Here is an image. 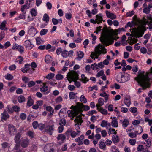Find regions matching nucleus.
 I'll return each mask as SVG.
<instances>
[{"mask_svg": "<svg viewBox=\"0 0 152 152\" xmlns=\"http://www.w3.org/2000/svg\"><path fill=\"white\" fill-rule=\"evenodd\" d=\"M145 72L140 70L138 75L135 78L138 83V85L142 87V89L150 88L152 83V78H150L149 72H147L146 75H144Z\"/></svg>", "mask_w": 152, "mask_h": 152, "instance_id": "f257e3e1", "label": "nucleus"}, {"mask_svg": "<svg viewBox=\"0 0 152 152\" xmlns=\"http://www.w3.org/2000/svg\"><path fill=\"white\" fill-rule=\"evenodd\" d=\"M70 109L72 110H68L67 112L69 117H71L72 116H75L79 113L82 112L83 110L85 111L89 110L90 107L88 105H84L82 103L78 102L77 103L76 106L72 105Z\"/></svg>", "mask_w": 152, "mask_h": 152, "instance_id": "f03ea898", "label": "nucleus"}, {"mask_svg": "<svg viewBox=\"0 0 152 152\" xmlns=\"http://www.w3.org/2000/svg\"><path fill=\"white\" fill-rule=\"evenodd\" d=\"M118 38V37L116 38V37H112V38L110 39L108 37H104L100 38V40L104 45L108 46L113 44L114 42V40H116Z\"/></svg>", "mask_w": 152, "mask_h": 152, "instance_id": "7ed1b4c3", "label": "nucleus"}, {"mask_svg": "<svg viewBox=\"0 0 152 152\" xmlns=\"http://www.w3.org/2000/svg\"><path fill=\"white\" fill-rule=\"evenodd\" d=\"M145 30L146 29L145 28L142 29L135 28L134 31H132V32L134 35V37L137 38L142 37Z\"/></svg>", "mask_w": 152, "mask_h": 152, "instance_id": "20e7f679", "label": "nucleus"}, {"mask_svg": "<svg viewBox=\"0 0 152 152\" xmlns=\"http://www.w3.org/2000/svg\"><path fill=\"white\" fill-rule=\"evenodd\" d=\"M73 53V51L72 50H70L68 52L67 50H64L62 51L61 55L63 58H66L68 56L69 57H72Z\"/></svg>", "mask_w": 152, "mask_h": 152, "instance_id": "39448f33", "label": "nucleus"}, {"mask_svg": "<svg viewBox=\"0 0 152 152\" xmlns=\"http://www.w3.org/2000/svg\"><path fill=\"white\" fill-rule=\"evenodd\" d=\"M54 126H47L45 129V132L48 134L50 135H52L54 130Z\"/></svg>", "mask_w": 152, "mask_h": 152, "instance_id": "423d86ee", "label": "nucleus"}, {"mask_svg": "<svg viewBox=\"0 0 152 152\" xmlns=\"http://www.w3.org/2000/svg\"><path fill=\"white\" fill-rule=\"evenodd\" d=\"M104 66L103 64V63L101 62L99 63L98 65L96 63L92 64L91 65V68L93 70L97 69H98L99 67L101 69H102Z\"/></svg>", "mask_w": 152, "mask_h": 152, "instance_id": "0eeeda50", "label": "nucleus"}, {"mask_svg": "<svg viewBox=\"0 0 152 152\" xmlns=\"http://www.w3.org/2000/svg\"><path fill=\"white\" fill-rule=\"evenodd\" d=\"M24 46L27 50H31L34 46V45L31 43L29 40H26L24 42Z\"/></svg>", "mask_w": 152, "mask_h": 152, "instance_id": "6e6552de", "label": "nucleus"}, {"mask_svg": "<svg viewBox=\"0 0 152 152\" xmlns=\"http://www.w3.org/2000/svg\"><path fill=\"white\" fill-rule=\"evenodd\" d=\"M78 74L75 71H73V73L70 75L69 78L72 79V81H75L77 80L78 79Z\"/></svg>", "mask_w": 152, "mask_h": 152, "instance_id": "1a4fd4ad", "label": "nucleus"}, {"mask_svg": "<svg viewBox=\"0 0 152 152\" xmlns=\"http://www.w3.org/2000/svg\"><path fill=\"white\" fill-rule=\"evenodd\" d=\"M120 73L121 75V79L119 81L118 80V82H119L120 83H124L129 80L130 77L129 76H125L124 75H122V73Z\"/></svg>", "mask_w": 152, "mask_h": 152, "instance_id": "9d476101", "label": "nucleus"}, {"mask_svg": "<svg viewBox=\"0 0 152 152\" xmlns=\"http://www.w3.org/2000/svg\"><path fill=\"white\" fill-rule=\"evenodd\" d=\"M29 142V140L28 139L26 138L23 140L21 142L20 144L21 146L23 148H25L27 147Z\"/></svg>", "mask_w": 152, "mask_h": 152, "instance_id": "9b49d317", "label": "nucleus"}, {"mask_svg": "<svg viewBox=\"0 0 152 152\" xmlns=\"http://www.w3.org/2000/svg\"><path fill=\"white\" fill-rule=\"evenodd\" d=\"M45 152H54V149L52 146L49 145H45L44 149Z\"/></svg>", "mask_w": 152, "mask_h": 152, "instance_id": "f8f14e48", "label": "nucleus"}, {"mask_svg": "<svg viewBox=\"0 0 152 152\" xmlns=\"http://www.w3.org/2000/svg\"><path fill=\"white\" fill-rule=\"evenodd\" d=\"M106 15L109 18H111V19L113 20L115 19L116 18V16L113 13H110L107 10H106L105 12Z\"/></svg>", "mask_w": 152, "mask_h": 152, "instance_id": "ddd939ff", "label": "nucleus"}, {"mask_svg": "<svg viewBox=\"0 0 152 152\" xmlns=\"http://www.w3.org/2000/svg\"><path fill=\"white\" fill-rule=\"evenodd\" d=\"M28 100L26 104L28 107H31L34 104V101L32 99L31 96H29L28 98Z\"/></svg>", "mask_w": 152, "mask_h": 152, "instance_id": "4468645a", "label": "nucleus"}, {"mask_svg": "<svg viewBox=\"0 0 152 152\" xmlns=\"http://www.w3.org/2000/svg\"><path fill=\"white\" fill-rule=\"evenodd\" d=\"M96 19L97 22H99L100 23H102V21H104L102 18V14L101 13H99L96 16Z\"/></svg>", "mask_w": 152, "mask_h": 152, "instance_id": "2eb2a0df", "label": "nucleus"}, {"mask_svg": "<svg viewBox=\"0 0 152 152\" xmlns=\"http://www.w3.org/2000/svg\"><path fill=\"white\" fill-rule=\"evenodd\" d=\"M2 116L1 117V120L2 121L6 120L9 117V115L6 112H4V113L2 114Z\"/></svg>", "mask_w": 152, "mask_h": 152, "instance_id": "dca6fc26", "label": "nucleus"}, {"mask_svg": "<svg viewBox=\"0 0 152 152\" xmlns=\"http://www.w3.org/2000/svg\"><path fill=\"white\" fill-rule=\"evenodd\" d=\"M118 122L116 117H113L111 122V125L114 127H117L118 126Z\"/></svg>", "mask_w": 152, "mask_h": 152, "instance_id": "f3484780", "label": "nucleus"}, {"mask_svg": "<svg viewBox=\"0 0 152 152\" xmlns=\"http://www.w3.org/2000/svg\"><path fill=\"white\" fill-rule=\"evenodd\" d=\"M18 100L19 103H22L25 102L26 98L24 96L21 95L18 97Z\"/></svg>", "mask_w": 152, "mask_h": 152, "instance_id": "a211bd4d", "label": "nucleus"}, {"mask_svg": "<svg viewBox=\"0 0 152 152\" xmlns=\"http://www.w3.org/2000/svg\"><path fill=\"white\" fill-rule=\"evenodd\" d=\"M40 91L42 92H44V94H48V92H45L48 90V87L45 85H44L42 88L40 89Z\"/></svg>", "mask_w": 152, "mask_h": 152, "instance_id": "6ab92c4d", "label": "nucleus"}, {"mask_svg": "<svg viewBox=\"0 0 152 152\" xmlns=\"http://www.w3.org/2000/svg\"><path fill=\"white\" fill-rule=\"evenodd\" d=\"M21 137V135L20 133H17L15 136V142H20V139Z\"/></svg>", "mask_w": 152, "mask_h": 152, "instance_id": "aec40b11", "label": "nucleus"}, {"mask_svg": "<svg viewBox=\"0 0 152 152\" xmlns=\"http://www.w3.org/2000/svg\"><path fill=\"white\" fill-rule=\"evenodd\" d=\"M129 124V122L128 120L124 119L122 122V126L124 128L126 127Z\"/></svg>", "mask_w": 152, "mask_h": 152, "instance_id": "412c9836", "label": "nucleus"}, {"mask_svg": "<svg viewBox=\"0 0 152 152\" xmlns=\"http://www.w3.org/2000/svg\"><path fill=\"white\" fill-rule=\"evenodd\" d=\"M50 17L47 14L45 13L44 14L42 20L46 23H48L49 21Z\"/></svg>", "mask_w": 152, "mask_h": 152, "instance_id": "4be33fe9", "label": "nucleus"}, {"mask_svg": "<svg viewBox=\"0 0 152 152\" xmlns=\"http://www.w3.org/2000/svg\"><path fill=\"white\" fill-rule=\"evenodd\" d=\"M112 140L113 142H117L119 141L118 136H117L116 134H115L113 136Z\"/></svg>", "mask_w": 152, "mask_h": 152, "instance_id": "5701e85b", "label": "nucleus"}, {"mask_svg": "<svg viewBox=\"0 0 152 152\" xmlns=\"http://www.w3.org/2000/svg\"><path fill=\"white\" fill-rule=\"evenodd\" d=\"M66 137L64 135L61 134L58 135L57 137L58 140H61L62 141H64Z\"/></svg>", "mask_w": 152, "mask_h": 152, "instance_id": "b1692460", "label": "nucleus"}, {"mask_svg": "<svg viewBox=\"0 0 152 152\" xmlns=\"http://www.w3.org/2000/svg\"><path fill=\"white\" fill-rule=\"evenodd\" d=\"M106 49L104 47L102 48V50H100L99 48L97 49V51L96 53L97 54H100L102 53L104 54L106 53H107Z\"/></svg>", "mask_w": 152, "mask_h": 152, "instance_id": "393cba45", "label": "nucleus"}, {"mask_svg": "<svg viewBox=\"0 0 152 152\" xmlns=\"http://www.w3.org/2000/svg\"><path fill=\"white\" fill-rule=\"evenodd\" d=\"M7 21L6 20L3 21L0 25V29L1 30H4L6 26Z\"/></svg>", "mask_w": 152, "mask_h": 152, "instance_id": "a878e982", "label": "nucleus"}, {"mask_svg": "<svg viewBox=\"0 0 152 152\" xmlns=\"http://www.w3.org/2000/svg\"><path fill=\"white\" fill-rule=\"evenodd\" d=\"M2 148H10V146L9 143L6 142H4L1 144Z\"/></svg>", "mask_w": 152, "mask_h": 152, "instance_id": "bb28decb", "label": "nucleus"}, {"mask_svg": "<svg viewBox=\"0 0 152 152\" xmlns=\"http://www.w3.org/2000/svg\"><path fill=\"white\" fill-rule=\"evenodd\" d=\"M9 130L10 134L11 135V133L12 132H14L15 129V127L13 125H9Z\"/></svg>", "mask_w": 152, "mask_h": 152, "instance_id": "cd10ccee", "label": "nucleus"}, {"mask_svg": "<svg viewBox=\"0 0 152 152\" xmlns=\"http://www.w3.org/2000/svg\"><path fill=\"white\" fill-rule=\"evenodd\" d=\"M81 77L82 78V80L84 83H86L89 80L85 76L84 74H82Z\"/></svg>", "mask_w": 152, "mask_h": 152, "instance_id": "c85d7f7f", "label": "nucleus"}, {"mask_svg": "<svg viewBox=\"0 0 152 152\" xmlns=\"http://www.w3.org/2000/svg\"><path fill=\"white\" fill-rule=\"evenodd\" d=\"M69 96L71 99H74L76 96V94L74 92H70L69 93Z\"/></svg>", "mask_w": 152, "mask_h": 152, "instance_id": "c756f323", "label": "nucleus"}, {"mask_svg": "<svg viewBox=\"0 0 152 152\" xmlns=\"http://www.w3.org/2000/svg\"><path fill=\"white\" fill-rule=\"evenodd\" d=\"M66 123V120L64 119H61L59 121V124L60 126H65Z\"/></svg>", "mask_w": 152, "mask_h": 152, "instance_id": "7c9ffc66", "label": "nucleus"}, {"mask_svg": "<svg viewBox=\"0 0 152 152\" xmlns=\"http://www.w3.org/2000/svg\"><path fill=\"white\" fill-rule=\"evenodd\" d=\"M55 74L53 73H50L48 74L46 76V78L49 80L52 79L54 77Z\"/></svg>", "mask_w": 152, "mask_h": 152, "instance_id": "2f4dec72", "label": "nucleus"}, {"mask_svg": "<svg viewBox=\"0 0 152 152\" xmlns=\"http://www.w3.org/2000/svg\"><path fill=\"white\" fill-rule=\"evenodd\" d=\"M77 54L78 57L77 58L82 59L83 57L84 54L82 51H80L79 52H77Z\"/></svg>", "mask_w": 152, "mask_h": 152, "instance_id": "473e14b6", "label": "nucleus"}, {"mask_svg": "<svg viewBox=\"0 0 152 152\" xmlns=\"http://www.w3.org/2000/svg\"><path fill=\"white\" fill-rule=\"evenodd\" d=\"M48 31V30L44 28L42 29L40 32V35L41 36H42L45 35Z\"/></svg>", "mask_w": 152, "mask_h": 152, "instance_id": "72a5a7b5", "label": "nucleus"}, {"mask_svg": "<svg viewBox=\"0 0 152 152\" xmlns=\"http://www.w3.org/2000/svg\"><path fill=\"white\" fill-rule=\"evenodd\" d=\"M99 111L101 113L104 115H106L107 113V111L106 109L102 108H100L99 110Z\"/></svg>", "mask_w": 152, "mask_h": 152, "instance_id": "f704fd0d", "label": "nucleus"}, {"mask_svg": "<svg viewBox=\"0 0 152 152\" xmlns=\"http://www.w3.org/2000/svg\"><path fill=\"white\" fill-rule=\"evenodd\" d=\"M106 145L104 142H101L99 143V147L101 149H103L105 147Z\"/></svg>", "mask_w": 152, "mask_h": 152, "instance_id": "c9c22d12", "label": "nucleus"}, {"mask_svg": "<svg viewBox=\"0 0 152 152\" xmlns=\"http://www.w3.org/2000/svg\"><path fill=\"white\" fill-rule=\"evenodd\" d=\"M17 50H18L20 53H21L24 52V48L23 46L19 45Z\"/></svg>", "mask_w": 152, "mask_h": 152, "instance_id": "e433bc0d", "label": "nucleus"}, {"mask_svg": "<svg viewBox=\"0 0 152 152\" xmlns=\"http://www.w3.org/2000/svg\"><path fill=\"white\" fill-rule=\"evenodd\" d=\"M129 110L131 112L135 113L137 112V109L136 107H133L130 108Z\"/></svg>", "mask_w": 152, "mask_h": 152, "instance_id": "4c0bfd02", "label": "nucleus"}, {"mask_svg": "<svg viewBox=\"0 0 152 152\" xmlns=\"http://www.w3.org/2000/svg\"><path fill=\"white\" fill-rule=\"evenodd\" d=\"M150 9L148 7H146L143 10V12L145 14H148L150 13Z\"/></svg>", "mask_w": 152, "mask_h": 152, "instance_id": "58836bf2", "label": "nucleus"}, {"mask_svg": "<svg viewBox=\"0 0 152 152\" xmlns=\"http://www.w3.org/2000/svg\"><path fill=\"white\" fill-rule=\"evenodd\" d=\"M29 8V7L28 6H27V5L25 4L22 7L21 9V10L23 12V13L25 14L26 13V12H25L24 10L25 9H28Z\"/></svg>", "mask_w": 152, "mask_h": 152, "instance_id": "ea45409f", "label": "nucleus"}, {"mask_svg": "<svg viewBox=\"0 0 152 152\" xmlns=\"http://www.w3.org/2000/svg\"><path fill=\"white\" fill-rule=\"evenodd\" d=\"M63 78V75L60 74H58L56 76V79L57 80H61Z\"/></svg>", "mask_w": 152, "mask_h": 152, "instance_id": "a19ab883", "label": "nucleus"}, {"mask_svg": "<svg viewBox=\"0 0 152 152\" xmlns=\"http://www.w3.org/2000/svg\"><path fill=\"white\" fill-rule=\"evenodd\" d=\"M72 16V14L70 13H67L65 14V17L66 19L70 20Z\"/></svg>", "mask_w": 152, "mask_h": 152, "instance_id": "79ce46f5", "label": "nucleus"}, {"mask_svg": "<svg viewBox=\"0 0 152 152\" xmlns=\"http://www.w3.org/2000/svg\"><path fill=\"white\" fill-rule=\"evenodd\" d=\"M14 111L18 112L20 110V108L16 105H15L12 107Z\"/></svg>", "mask_w": 152, "mask_h": 152, "instance_id": "37998d69", "label": "nucleus"}, {"mask_svg": "<svg viewBox=\"0 0 152 152\" xmlns=\"http://www.w3.org/2000/svg\"><path fill=\"white\" fill-rule=\"evenodd\" d=\"M23 81H24L25 83H27L29 80L30 79L29 78L27 77L23 76L22 78Z\"/></svg>", "mask_w": 152, "mask_h": 152, "instance_id": "c03bdc74", "label": "nucleus"}, {"mask_svg": "<svg viewBox=\"0 0 152 152\" xmlns=\"http://www.w3.org/2000/svg\"><path fill=\"white\" fill-rule=\"evenodd\" d=\"M27 134L31 138H33L34 137V133L31 131H28L27 132Z\"/></svg>", "mask_w": 152, "mask_h": 152, "instance_id": "a18cd8bd", "label": "nucleus"}, {"mask_svg": "<svg viewBox=\"0 0 152 152\" xmlns=\"http://www.w3.org/2000/svg\"><path fill=\"white\" fill-rule=\"evenodd\" d=\"M35 83L33 81H29L28 84V86L29 87H31L35 85Z\"/></svg>", "mask_w": 152, "mask_h": 152, "instance_id": "49530a36", "label": "nucleus"}, {"mask_svg": "<svg viewBox=\"0 0 152 152\" xmlns=\"http://www.w3.org/2000/svg\"><path fill=\"white\" fill-rule=\"evenodd\" d=\"M80 100L81 102H83L84 103H86L87 102L86 99L83 95L81 96L80 98Z\"/></svg>", "mask_w": 152, "mask_h": 152, "instance_id": "de8ad7c7", "label": "nucleus"}, {"mask_svg": "<svg viewBox=\"0 0 152 152\" xmlns=\"http://www.w3.org/2000/svg\"><path fill=\"white\" fill-rule=\"evenodd\" d=\"M104 74V71L103 70H101L97 74L96 77H99L100 76L103 75Z\"/></svg>", "mask_w": 152, "mask_h": 152, "instance_id": "09e8293b", "label": "nucleus"}, {"mask_svg": "<svg viewBox=\"0 0 152 152\" xmlns=\"http://www.w3.org/2000/svg\"><path fill=\"white\" fill-rule=\"evenodd\" d=\"M13 76L10 74H7V75L5 77V78L9 80H11L13 79Z\"/></svg>", "mask_w": 152, "mask_h": 152, "instance_id": "8fccbe9b", "label": "nucleus"}, {"mask_svg": "<svg viewBox=\"0 0 152 152\" xmlns=\"http://www.w3.org/2000/svg\"><path fill=\"white\" fill-rule=\"evenodd\" d=\"M38 123L37 121H34L32 123V126L33 128L36 129L38 126Z\"/></svg>", "mask_w": 152, "mask_h": 152, "instance_id": "3c124183", "label": "nucleus"}, {"mask_svg": "<svg viewBox=\"0 0 152 152\" xmlns=\"http://www.w3.org/2000/svg\"><path fill=\"white\" fill-rule=\"evenodd\" d=\"M31 13L33 16H35L37 15L36 10L34 9H32L31 11Z\"/></svg>", "mask_w": 152, "mask_h": 152, "instance_id": "603ef678", "label": "nucleus"}, {"mask_svg": "<svg viewBox=\"0 0 152 152\" xmlns=\"http://www.w3.org/2000/svg\"><path fill=\"white\" fill-rule=\"evenodd\" d=\"M26 117V114L23 113L21 114L20 115V118L22 120H25Z\"/></svg>", "mask_w": 152, "mask_h": 152, "instance_id": "864d4df0", "label": "nucleus"}, {"mask_svg": "<svg viewBox=\"0 0 152 152\" xmlns=\"http://www.w3.org/2000/svg\"><path fill=\"white\" fill-rule=\"evenodd\" d=\"M38 127L40 130H42L45 128V125L44 124H39Z\"/></svg>", "mask_w": 152, "mask_h": 152, "instance_id": "5fc2aeb1", "label": "nucleus"}, {"mask_svg": "<svg viewBox=\"0 0 152 152\" xmlns=\"http://www.w3.org/2000/svg\"><path fill=\"white\" fill-rule=\"evenodd\" d=\"M129 142L131 145H133L135 144L136 140L135 139H130L129 141Z\"/></svg>", "mask_w": 152, "mask_h": 152, "instance_id": "6e6d98bb", "label": "nucleus"}, {"mask_svg": "<svg viewBox=\"0 0 152 152\" xmlns=\"http://www.w3.org/2000/svg\"><path fill=\"white\" fill-rule=\"evenodd\" d=\"M98 103L100 104V105H102L104 104V99L102 98H100L98 99Z\"/></svg>", "mask_w": 152, "mask_h": 152, "instance_id": "4d7b16f0", "label": "nucleus"}, {"mask_svg": "<svg viewBox=\"0 0 152 152\" xmlns=\"http://www.w3.org/2000/svg\"><path fill=\"white\" fill-rule=\"evenodd\" d=\"M107 121H106L103 120L102 121L101 126L102 127H105L107 126Z\"/></svg>", "mask_w": 152, "mask_h": 152, "instance_id": "13d9d810", "label": "nucleus"}, {"mask_svg": "<svg viewBox=\"0 0 152 152\" xmlns=\"http://www.w3.org/2000/svg\"><path fill=\"white\" fill-rule=\"evenodd\" d=\"M62 49L61 48H58L56 50V53L57 55H59L60 53L62 54Z\"/></svg>", "mask_w": 152, "mask_h": 152, "instance_id": "bf43d9fd", "label": "nucleus"}, {"mask_svg": "<svg viewBox=\"0 0 152 152\" xmlns=\"http://www.w3.org/2000/svg\"><path fill=\"white\" fill-rule=\"evenodd\" d=\"M51 58V57L49 55H47L45 57V62L50 61V60Z\"/></svg>", "mask_w": 152, "mask_h": 152, "instance_id": "052dcab7", "label": "nucleus"}, {"mask_svg": "<svg viewBox=\"0 0 152 152\" xmlns=\"http://www.w3.org/2000/svg\"><path fill=\"white\" fill-rule=\"evenodd\" d=\"M19 45L17 44L16 43H14L13 46L12 47V49L15 50H17L18 49Z\"/></svg>", "mask_w": 152, "mask_h": 152, "instance_id": "680f3d73", "label": "nucleus"}, {"mask_svg": "<svg viewBox=\"0 0 152 152\" xmlns=\"http://www.w3.org/2000/svg\"><path fill=\"white\" fill-rule=\"evenodd\" d=\"M77 134V133L75 131H72L71 130V136L72 138H75Z\"/></svg>", "mask_w": 152, "mask_h": 152, "instance_id": "e2e57ef3", "label": "nucleus"}, {"mask_svg": "<svg viewBox=\"0 0 152 152\" xmlns=\"http://www.w3.org/2000/svg\"><path fill=\"white\" fill-rule=\"evenodd\" d=\"M128 135L131 138H133L136 137V135L135 133L133 132H130L128 134Z\"/></svg>", "mask_w": 152, "mask_h": 152, "instance_id": "0e129e2a", "label": "nucleus"}, {"mask_svg": "<svg viewBox=\"0 0 152 152\" xmlns=\"http://www.w3.org/2000/svg\"><path fill=\"white\" fill-rule=\"evenodd\" d=\"M89 89L90 91H92L94 89H95L96 90H97L98 88L96 85H95L92 87H89Z\"/></svg>", "mask_w": 152, "mask_h": 152, "instance_id": "69168bd1", "label": "nucleus"}, {"mask_svg": "<svg viewBox=\"0 0 152 152\" xmlns=\"http://www.w3.org/2000/svg\"><path fill=\"white\" fill-rule=\"evenodd\" d=\"M68 88L70 91L74 90L75 89V87L73 85H70L68 86Z\"/></svg>", "mask_w": 152, "mask_h": 152, "instance_id": "338daca9", "label": "nucleus"}, {"mask_svg": "<svg viewBox=\"0 0 152 152\" xmlns=\"http://www.w3.org/2000/svg\"><path fill=\"white\" fill-rule=\"evenodd\" d=\"M52 22L54 25H56L58 23V20L53 18L52 19Z\"/></svg>", "mask_w": 152, "mask_h": 152, "instance_id": "774afa93", "label": "nucleus"}]
</instances>
